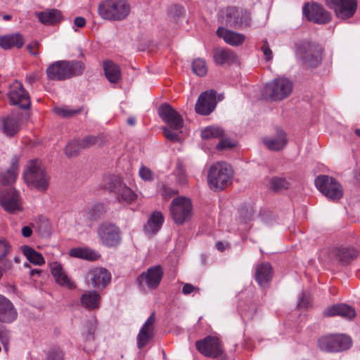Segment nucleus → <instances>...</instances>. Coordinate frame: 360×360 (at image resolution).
<instances>
[{"label":"nucleus","instance_id":"nucleus-1","mask_svg":"<svg viewBox=\"0 0 360 360\" xmlns=\"http://www.w3.org/2000/svg\"><path fill=\"white\" fill-rule=\"evenodd\" d=\"M233 177V171L230 165L225 162L214 163L210 168L207 179L210 188L219 191L230 185Z\"/></svg>","mask_w":360,"mask_h":360},{"label":"nucleus","instance_id":"nucleus-46","mask_svg":"<svg viewBox=\"0 0 360 360\" xmlns=\"http://www.w3.org/2000/svg\"><path fill=\"white\" fill-rule=\"evenodd\" d=\"M64 354L60 348L53 347L50 349L48 355L49 360H63Z\"/></svg>","mask_w":360,"mask_h":360},{"label":"nucleus","instance_id":"nucleus-30","mask_svg":"<svg viewBox=\"0 0 360 360\" xmlns=\"http://www.w3.org/2000/svg\"><path fill=\"white\" fill-rule=\"evenodd\" d=\"M263 143L271 150H281L287 143L285 134L283 131H278L276 135L264 137Z\"/></svg>","mask_w":360,"mask_h":360},{"label":"nucleus","instance_id":"nucleus-57","mask_svg":"<svg viewBox=\"0 0 360 360\" xmlns=\"http://www.w3.org/2000/svg\"><path fill=\"white\" fill-rule=\"evenodd\" d=\"M32 231L29 226H24L22 229V234L24 237H30L32 235Z\"/></svg>","mask_w":360,"mask_h":360},{"label":"nucleus","instance_id":"nucleus-10","mask_svg":"<svg viewBox=\"0 0 360 360\" xmlns=\"http://www.w3.org/2000/svg\"><path fill=\"white\" fill-rule=\"evenodd\" d=\"M352 340L345 335H328L319 340V348L326 352H338L350 347Z\"/></svg>","mask_w":360,"mask_h":360},{"label":"nucleus","instance_id":"nucleus-22","mask_svg":"<svg viewBox=\"0 0 360 360\" xmlns=\"http://www.w3.org/2000/svg\"><path fill=\"white\" fill-rule=\"evenodd\" d=\"M215 91H205L198 97L195 104V111L203 115L210 114L216 107Z\"/></svg>","mask_w":360,"mask_h":360},{"label":"nucleus","instance_id":"nucleus-56","mask_svg":"<svg viewBox=\"0 0 360 360\" xmlns=\"http://www.w3.org/2000/svg\"><path fill=\"white\" fill-rule=\"evenodd\" d=\"M86 24V20L83 17H77L74 20V25L77 27H83Z\"/></svg>","mask_w":360,"mask_h":360},{"label":"nucleus","instance_id":"nucleus-55","mask_svg":"<svg viewBox=\"0 0 360 360\" xmlns=\"http://www.w3.org/2000/svg\"><path fill=\"white\" fill-rule=\"evenodd\" d=\"M309 298L303 295L301 300L298 302V307L300 308H305L307 307L309 305Z\"/></svg>","mask_w":360,"mask_h":360},{"label":"nucleus","instance_id":"nucleus-21","mask_svg":"<svg viewBox=\"0 0 360 360\" xmlns=\"http://www.w3.org/2000/svg\"><path fill=\"white\" fill-rule=\"evenodd\" d=\"M163 275L160 266H155L149 268L146 272L142 273L137 278L141 285H146L151 289L156 288L160 284Z\"/></svg>","mask_w":360,"mask_h":360},{"label":"nucleus","instance_id":"nucleus-36","mask_svg":"<svg viewBox=\"0 0 360 360\" xmlns=\"http://www.w3.org/2000/svg\"><path fill=\"white\" fill-rule=\"evenodd\" d=\"M70 255L77 258L84 259L90 261L97 260L100 255L95 250L89 248H73L70 251Z\"/></svg>","mask_w":360,"mask_h":360},{"label":"nucleus","instance_id":"nucleus-25","mask_svg":"<svg viewBox=\"0 0 360 360\" xmlns=\"http://www.w3.org/2000/svg\"><path fill=\"white\" fill-rule=\"evenodd\" d=\"M18 316V312L12 302L0 294V322L11 323Z\"/></svg>","mask_w":360,"mask_h":360},{"label":"nucleus","instance_id":"nucleus-33","mask_svg":"<svg viewBox=\"0 0 360 360\" xmlns=\"http://www.w3.org/2000/svg\"><path fill=\"white\" fill-rule=\"evenodd\" d=\"M36 15L39 21L44 25H53L58 22L62 18L60 11L54 8L37 12Z\"/></svg>","mask_w":360,"mask_h":360},{"label":"nucleus","instance_id":"nucleus-28","mask_svg":"<svg viewBox=\"0 0 360 360\" xmlns=\"http://www.w3.org/2000/svg\"><path fill=\"white\" fill-rule=\"evenodd\" d=\"M165 219L162 212L159 211L153 212L146 224L144 225V231L148 236L156 234L161 229Z\"/></svg>","mask_w":360,"mask_h":360},{"label":"nucleus","instance_id":"nucleus-39","mask_svg":"<svg viewBox=\"0 0 360 360\" xmlns=\"http://www.w3.org/2000/svg\"><path fill=\"white\" fill-rule=\"evenodd\" d=\"M335 256L343 264L349 263L356 256V251L354 248H340L336 250Z\"/></svg>","mask_w":360,"mask_h":360},{"label":"nucleus","instance_id":"nucleus-58","mask_svg":"<svg viewBox=\"0 0 360 360\" xmlns=\"http://www.w3.org/2000/svg\"><path fill=\"white\" fill-rule=\"evenodd\" d=\"M255 309L254 307H252L251 308V310L250 311H243V314L242 315V316L244 318V319H251L253 316V314L255 313Z\"/></svg>","mask_w":360,"mask_h":360},{"label":"nucleus","instance_id":"nucleus-34","mask_svg":"<svg viewBox=\"0 0 360 360\" xmlns=\"http://www.w3.org/2000/svg\"><path fill=\"white\" fill-rule=\"evenodd\" d=\"M24 39L20 34H8L0 37V46L6 50L12 47L20 48L24 44Z\"/></svg>","mask_w":360,"mask_h":360},{"label":"nucleus","instance_id":"nucleus-47","mask_svg":"<svg viewBox=\"0 0 360 360\" xmlns=\"http://www.w3.org/2000/svg\"><path fill=\"white\" fill-rule=\"evenodd\" d=\"M11 250V246L4 239H0V261L4 259Z\"/></svg>","mask_w":360,"mask_h":360},{"label":"nucleus","instance_id":"nucleus-2","mask_svg":"<svg viewBox=\"0 0 360 360\" xmlns=\"http://www.w3.org/2000/svg\"><path fill=\"white\" fill-rule=\"evenodd\" d=\"M160 117L167 123L168 127H163L165 136L169 141H179V133L183 127V119L181 115L169 104H163L158 109Z\"/></svg>","mask_w":360,"mask_h":360},{"label":"nucleus","instance_id":"nucleus-32","mask_svg":"<svg viewBox=\"0 0 360 360\" xmlns=\"http://www.w3.org/2000/svg\"><path fill=\"white\" fill-rule=\"evenodd\" d=\"M100 301L101 295L95 290H87L80 297L81 305L89 310L98 309Z\"/></svg>","mask_w":360,"mask_h":360},{"label":"nucleus","instance_id":"nucleus-31","mask_svg":"<svg viewBox=\"0 0 360 360\" xmlns=\"http://www.w3.org/2000/svg\"><path fill=\"white\" fill-rule=\"evenodd\" d=\"M213 58L218 65L231 64L237 62L236 53L225 48H217L214 51Z\"/></svg>","mask_w":360,"mask_h":360},{"label":"nucleus","instance_id":"nucleus-14","mask_svg":"<svg viewBox=\"0 0 360 360\" xmlns=\"http://www.w3.org/2000/svg\"><path fill=\"white\" fill-rule=\"evenodd\" d=\"M0 204L9 213H14L22 209L19 193L13 188L0 187Z\"/></svg>","mask_w":360,"mask_h":360},{"label":"nucleus","instance_id":"nucleus-41","mask_svg":"<svg viewBox=\"0 0 360 360\" xmlns=\"http://www.w3.org/2000/svg\"><path fill=\"white\" fill-rule=\"evenodd\" d=\"M193 72L198 76H205L207 72L206 62L204 59L196 58L192 63Z\"/></svg>","mask_w":360,"mask_h":360},{"label":"nucleus","instance_id":"nucleus-24","mask_svg":"<svg viewBox=\"0 0 360 360\" xmlns=\"http://www.w3.org/2000/svg\"><path fill=\"white\" fill-rule=\"evenodd\" d=\"M49 268L56 282L59 285L70 290L76 288L75 283L67 275L60 263L57 262H51Z\"/></svg>","mask_w":360,"mask_h":360},{"label":"nucleus","instance_id":"nucleus-64","mask_svg":"<svg viewBox=\"0 0 360 360\" xmlns=\"http://www.w3.org/2000/svg\"><path fill=\"white\" fill-rule=\"evenodd\" d=\"M41 273L40 270H38V269H34V270H32L30 271V275L31 276H34L35 274H37V275H39Z\"/></svg>","mask_w":360,"mask_h":360},{"label":"nucleus","instance_id":"nucleus-62","mask_svg":"<svg viewBox=\"0 0 360 360\" xmlns=\"http://www.w3.org/2000/svg\"><path fill=\"white\" fill-rule=\"evenodd\" d=\"M4 268L5 269H10L11 268V262L10 261H6L4 264Z\"/></svg>","mask_w":360,"mask_h":360},{"label":"nucleus","instance_id":"nucleus-17","mask_svg":"<svg viewBox=\"0 0 360 360\" xmlns=\"http://www.w3.org/2000/svg\"><path fill=\"white\" fill-rule=\"evenodd\" d=\"M108 188L115 193L120 202L131 203L136 198V195L118 176L111 178Z\"/></svg>","mask_w":360,"mask_h":360},{"label":"nucleus","instance_id":"nucleus-7","mask_svg":"<svg viewBox=\"0 0 360 360\" xmlns=\"http://www.w3.org/2000/svg\"><path fill=\"white\" fill-rule=\"evenodd\" d=\"M317 190L326 198L337 201L343 196V188L340 182L333 176L320 174L314 179Z\"/></svg>","mask_w":360,"mask_h":360},{"label":"nucleus","instance_id":"nucleus-5","mask_svg":"<svg viewBox=\"0 0 360 360\" xmlns=\"http://www.w3.org/2000/svg\"><path fill=\"white\" fill-rule=\"evenodd\" d=\"M23 178L25 182L38 191H44L49 186V177L41 161L32 160L27 162Z\"/></svg>","mask_w":360,"mask_h":360},{"label":"nucleus","instance_id":"nucleus-49","mask_svg":"<svg viewBox=\"0 0 360 360\" xmlns=\"http://www.w3.org/2000/svg\"><path fill=\"white\" fill-rule=\"evenodd\" d=\"M261 51L263 53L266 61H269L273 58L272 51L271 50L269 44L266 41L263 42V45L261 47Z\"/></svg>","mask_w":360,"mask_h":360},{"label":"nucleus","instance_id":"nucleus-12","mask_svg":"<svg viewBox=\"0 0 360 360\" xmlns=\"http://www.w3.org/2000/svg\"><path fill=\"white\" fill-rule=\"evenodd\" d=\"M10 103L22 109H28L31 105L30 97L21 82L15 81L9 86L7 93Z\"/></svg>","mask_w":360,"mask_h":360},{"label":"nucleus","instance_id":"nucleus-63","mask_svg":"<svg viewBox=\"0 0 360 360\" xmlns=\"http://www.w3.org/2000/svg\"><path fill=\"white\" fill-rule=\"evenodd\" d=\"M136 122V120L134 117H129L127 119V123L130 125H134Z\"/></svg>","mask_w":360,"mask_h":360},{"label":"nucleus","instance_id":"nucleus-45","mask_svg":"<svg viewBox=\"0 0 360 360\" xmlns=\"http://www.w3.org/2000/svg\"><path fill=\"white\" fill-rule=\"evenodd\" d=\"M81 149L79 141H72L68 143L65 148V154L69 156H75L79 153V150Z\"/></svg>","mask_w":360,"mask_h":360},{"label":"nucleus","instance_id":"nucleus-13","mask_svg":"<svg viewBox=\"0 0 360 360\" xmlns=\"http://www.w3.org/2000/svg\"><path fill=\"white\" fill-rule=\"evenodd\" d=\"M325 3L338 18L342 20L352 17L357 8V0H325Z\"/></svg>","mask_w":360,"mask_h":360},{"label":"nucleus","instance_id":"nucleus-44","mask_svg":"<svg viewBox=\"0 0 360 360\" xmlns=\"http://www.w3.org/2000/svg\"><path fill=\"white\" fill-rule=\"evenodd\" d=\"M288 183L283 178L274 177L269 183V188L274 191H279L287 188Z\"/></svg>","mask_w":360,"mask_h":360},{"label":"nucleus","instance_id":"nucleus-61","mask_svg":"<svg viewBox=\"0 0 360 360\" xmlns=\"http://www.w3.org/2000/svg\"><path fill=\"white\" fill-rule=\"evenodd\" d=\"M216 247H217V250H219V251H223L225 250V245L222 242L217 243Z\"/></svg>","mask_w":360,"mask_h":360},{"label":"nucleus","instance_id":"nucleus-60","mask_svg":"<svg viewBox=\"0 0 360 360\" xmlns=\"http://www.w3.org/2000/svg\"><path fill=\"white\" fill-rule=\"evenodd\" d=\"M37 47V44H34V45H29V46H27V49H28L30 53L31 54H32V55H34V56H36L37 54V52L36 51Z\"/></svg>","mask_w":360,"mask_h":360},{"label":"nucleus","instance_id":"nucleus-3","mask_svg":"<svg viewBox=\"0 0 360 360\" xmlns=\"http://www.w3.org/2000/svg\"><path fill=\"white\" fill-rule=\"evenodd\" d=\"M84 69L83 64L77 60H58L46 69V75L51 80H65L80 75Z\"/></svg>","mask_w":360,"mask_h":360},{"label":"nucleus","instance_id":"nucleus-51","mask_svg":"<svg viewBox=\"0 0 360 360\" xmlns=\"http://www.w3.org/2000/svg\"><path fill=\"white\" fill-rule=\"evenodd\" d=\"M139 176L144 181H150L153 179L152 172L147 167H142L139 170Z\"/></svg>","mask_w":360,"mask_h":360},{"label":"nucleus","instance_id":"nucleus-19","mask_svg":"<svg viewBox=\"0 0 360 360\" xmlns=\"http://www.w3.org/2000/svg\"><path fill=\"white\" fill-rule=\"evenodd\" d=\"M20 115L11 114L0 117V130L7 137H13L18 134L21 128Z\"/></svg>","mask_w":360,"mask_h":360},{"label":"nucleus","instance_id":"nucleus-52","mask_svg":"<svg viewBox=\"0 0 360 360\" xmlns=\"http://www.w3.org/2000/svg\"><path fill=\"white\" fill-rule=\"evenodd\" d=\"M87 323L89 325V328L86 335V340H93L94 338V334L96 328V321L95 320L89 321Z\"/></svg>","mask_w":360,"mask_h":360},{"label":"nucleus","instance_id":"nucleus-29","mask_svg":"<svg viewBox=\"0 0 360 360\" xmlns=\"http://www.w3.org/2000/svg\"><path fill=\"white\" fill-rule=\"evenodd\" d=\"M271 278L272 269L269 263L264 262L257 266L255 279L261 287H266Z\"/></svg>","mask_w":360,"mask_h":360},{"label":"nucleus","instance_id":"nucleus-42","mask_svg":"<svg viewBox=\"0 0 360 360\" xmlns=\"http://www.w3.org/2000/svg\"><path fill=\"white\" fill-rule=\"evenodd\" d=\"M53 110L58 115L62 117L68 118L79 113L82 109L80 108L77 109H72L68 106H62L56 107Z\"/></svg>","mask_w":360,"mask_h":360},{"label":"nucleus","instance_id":"nucleus-20","mask_svg":"<svg viewBox=\"0 0 360 360\" xmlns=\"http://www.w3.org/2000/svg\"><path fill=\"white\" fill-rule=\"evenodd\" d=\"M86 279L91 283L94 288H104L110 283L111 274L105 268L96 267L91 269L88 271Z\"/></svg>","mask_w":360,"mask_h":360},{"label":"nucleus","instance_id":"nucleus-9","mask_svg":"<svg viewBox=\"0 0 360 360\" xmlns=\"http://www.w3.org/2000/svg\"><path fill=\"white\" fill-rule=\"evenodd\" d=\"M98 236L101 243L108 248L118 245L122 240L121 231L114 224L103 222L97 229Z\"/></svg>","mask_w":360,"mask_h":360},{"label":"nucleus","instance_id":"nucleus-38","mask_svg":"<svg viewBox=\"0 0 360 360\" xmlns=\"http://www.w3.org/2000/svg\"><path fill=\"white\" fill-rule=\"evenodd\" d=\"M22 250L24 255L26 257L30 262L35 265H42L45 263L44 258L39 252L30 246L25 245L22 247Z\"/></svg>","mask_w":360,"mask_h":360},{"label":"nucleus","instance_id":"nucleus-26","mask_svg":"<svg viewBox=\"0 0 360 360\" xmlns=\"http://www.w3.org/2000/svg\"><path fill=\"white\" fill-rule=\"evenodd\" d=\"M217 34L219 37L232 46H238L243 44L245 40V36L243 34L236 32L220 27L217 30Z\"/></svg>","mask_w":360,"mask_h":360},{"label":"nucleus","instance_id":"nucleus-50","mask_svg":"<svg viewBox=\"0 0 360 360\" xmlns=\"http://www.w3.org/2000/svg\"><path fill=\"white\" fill-rule=\"evenodd\" d=\"M200 289L192 284L184 283L182 288V293L185 295H189L199 291Z\"/></svg>","mask_w":360,"mask_h":360},{"label":"nucleus","instance_id":"nucleus-16","mask_svg":"<svg viewBox=\"0 0 360 360\" xmlns=\"http://www.w3.org/2000/svg\"><path fill=\"white\" fill-rule=\"evenodd\" d=\"M225 22L235 28L247 27L250 23V17L248 12L235 7H229L226 11Z\"/></svg>","mask_w":360,"mask_h":360},{"label":"nucleus","instance_id":"nucleus-37","mask_svg":"<svg viewBox=\"0 0 360 360\" xmlns=\"http://www.w3.org/2000/svg\"><path fill=\"white\" fill-rule=\"evenodd\" d=\"M18 174V165L17 161L12 163L8 169L0 174V181L2 184H13Z\"/></svg>","mask_w":360,"mask_h":360},{"label":"nucleus","instance_id":"nucleus-8","mask_svg":"<svg viewBox=\"0 0 360 360\" xmlns=\"http://www.w3.org/2000/svg\"><path fill=\"white\" fill-rule=\"evenodd\" d=\"M169 212L174 221L179 225L191 219L193 215V205L189 198L179 196L172 200Z\"/></svg>","mask_w":360,"mask_h":360},{"label":"nucleus","instance_id":"nucleus-27","mask_svg":"<svg viewBox=\"0 0 360 360\" xmlns=\"http://www.w3.org/2000/svg\"><path fill=\"white\" fill-rule=\"evenodd\" d=\"M323 314L327 316H340L345 319H352L355 316L356 313L353 307L345 304H338L328 307Z\"/></svg>","mask_w":360,"mask_h":360},{"label":"nucleus","instance_id":"nucleus-53","mask_svg":"<svg viewBox=\"0 0 360 360\" xmlns=\"http://www.w3.org/2000/svg\"><path fill=\"white\" fill-rule=\"evenodd\" d=\"M176 193V191L174 189H172L167 186H164L161 191V195L165 199H169L172 198Z\"/></svg>","mask_w":360,"mask_h":360},{"label":"nucleus","instance_id":"nucleus-40","mask_svg":"<svg viewBox=\"0 0 360 360\" xmlns=\"http://www.w3.org/2000/svg\"><path fill=\"white\" fill-rule=\"evenodd\" d=\"M224 136V130L219 127L210 126L201 131L203 139L220 138Z\"/></svg>","mask_w":360,"mask_h":360},{"label":"nucleus","instance_id":"nucleus-18","mask_svg":"<svg viewBox=\"0 0 360 360\" xmlns=\"http://www.w3.org/2000/svg\"><path fill=\"white\" fill-rule=\"evenodd\" d=\"M197 349L205 356L217 357L222 354L221 342L217 338L208 336L196 342Z\"/></svg>","mask_w":360,"mask_h":360},{"label":"nucleus","instance_id":"nucleus-43","mask_svg":"<svg viewBox=\"0 0 360 360\" xmlns=\"http://www.w3.org/2000/svg\"><path fill=\"white\" fill-rule=\"evenodd\" d=\"M101 136H87L79 142V145L81 148H88L96 144L101 145Z\"/></svg>","mask_w":360,"mask_h":360},{"label":"nucleus","instance_id":"nucleus-23","mask_svg":"<svg viewBox=\"0 0 360 360\" xmlns=\"http://www.w3.org/2000/svg\"><path fill=\"white\" fill-rule=\"evenodd\" d=\"M155 316L152 313L146 321L137 335V346L139 349L145 347L154 335Z\"/></svg>","mask_w":360,"mask_h":360},{"label":"nucleus","instance_id":"nucleus-48","mask_svg":"<svg viewBox=\"0 0 360 360\" xmlns=\"http://www.w3.org/2000/svg\"><path fill=\"white\" fill-rule=\"evenodd\" d=\"M236 142L229 139H221L219 143L217 146V148L218 150H224V149H229L234 147L236 146Z\"/></svg>","mask_w":360,"mask_h":360},{"label":"nucleus","instance_id":"nucleus-59","mask_svg":"<svg viewBox=\"0 0 360 360\" xmlns=\"http://www.w3.org/2000/svg\"><path fill=\"white\" fill-rule=\"evenodd\" d=\"M37 79L38 77L34 74L30 75L26 77V82L30 84L34 83Z\"/></svg>","mask_w":360,"mask_h":360},{"label":"nucleus","instance_id":"nucleus-4","mask_svg":"<svg viewBox=\"0 0 360 360\" xmlns=\"http://www.w3.org/2000/svg\"><path fill=\"white\" fill-rule=\"evenodd\" d=\"M130 10L127 0H104L98 7L101 18L108 20H122L129 15Z\"/></svg>","mask_w":360,"mask_h":360},{"label":"nucleus","instance_id":"nucleus-54","mask_svg":"<svg viewBox=\"0 0 360 360\" xmlns=\"http://www.w3.org/2000/svg\"><path fill=\"white\" fill-rule=\"evenodd\" d=\"M9 335L8 332L6 330L0 328V341L4 346L5 349H7V345L8 343Z\"/></svg>","mask_w":360,"mask_h":360},{"label":"nucleus","instance_id":"nucleus-6","mask_svg":"<svg viewBox=\"0 0 360 360\" xmlns=\"http://www.w3.org/2000/svg\"><path fill=\"white\" fill-rule=\"evenodd\" d=\"M292 82L288 78L280 77L272 79L264 86L263 96L273 101H282L291 94Z\"/></svg>","mask_w":360,"mask_h":360},{"label":"nucleus","instance_id":"nucleus-11","mask_svg":"<svg viewBox=\"0 0 360 360\" xmlns=\"http://www.w3.org/2000/svg\"><path fill=\"white\" fill-rule=\"evenodd\" d=\"M297 56L306 65L316 67L321 60V49L317 45L303 42L297 49Z\"/></svg>","mask_w":360,"mask_h":360},{"label":"nucleus","instance_id":"nucleus-35","mask_svg":"<svg viewBox=\"0 0 360 360\" xmlns=\"http://www.w3.org/2000/svg\"><path fill=\"white\" fill-rule=\"evenodd\" d=\"M105 75L108 80L111 83L117 82L121 78V71L119 66L111 60L103 63Z\"/></svg>","mask_w":360,"mask_h":360},{"label":"nucleus","instance_id":"nucleus-15","mask_svg":"<svg viewBox=\"0 0 360 360\" xmlns=\"http://www.w3.org/2000/svg\"><path fill=\"white\" fill-rule=\"evenodd\" d=\"M306 18L314 23L326 24L330 20V13L323 7L316 3H307L302 8Z\"/></svg>","mask_w":360,"mask_h":360}]
</instances>
